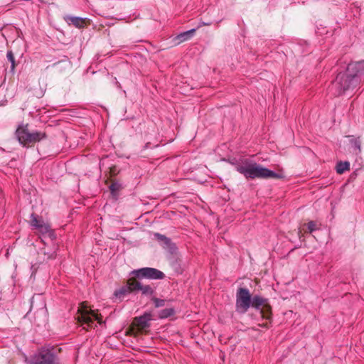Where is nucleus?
<instances>
[{
	"label": "nucleus",
	"instance_id": "1",
	"mask_svg": "<svg viewBox=\"0 0 364 364\" xmlns=\"http://www.w3.org/2000/svg\"><path fill=\"white\" fill-rule=\"evenodd\" d=\"M364 80V60L349 63L346 73H340L328 87L333 96H339L349 90L355 89Z\"/></svg>",
	"mask_w": 364,
	"mask_h": 364
},
{
	"label": "nucleus",
	"instance_id": "2",
	"mask_svg": "<svg viewBox=\"0 0 364 364\" xmlns=\"http://www.w3.org/2000/svg\"><path fill=\"white\" fill-rule=\"evenodd\" d=\"M235 170L242 174L247 179L255 178H281L282 176L271 171L255 161L242 159L234 164Z\"/></svg>",
	"mask_w": 364,
	"mask_h": 364
},
{
	"label": "nucleus",
	"instance_id": "3",
	"mask_svg": "<svg viewBox=\"0 0 364 364\" xmlns=\"http://www.w3.org/2000/svg\"><path fill=\"white\" fill-rule=\"evenodd\" d=\"M28 125H21L16 131V136L19 143L26 146L30 144L38 142L46 138V134L41 131L30 132Z\"/></svg>",
	"mask_w": 364,
	"mask_h": 364
},
{
	"label": "nucleus",
	"instance_id": "4",
	"mask_svg": "<svg viewBox=\"0 0 364 364\" xmlns=\"http://www.w3.org/2000/svg\"><path fill=\"white\" fill-rule=\"evenodd\" d=\"M77 322L83 327V329L88 330L92 328L95 325V321L98 323H102V317L95 312L93 310H88L87 309H80L77 311V316L76 317Z\"/></svg>",
	"mask_w": 364,
	"mask_h": 364
},
{
	"label": "nucleus",
	"instance_id": "5",
	"mask_svg": "<svg viewBox=\"0 0 364 364\" xmlns=\"http://www.w3.org/2000/svg\"><path fill=\"white\" fill-rule=\"evenodd\" d=\"M267 300L260 296L255 295L252 298L251 306L257 310H259L260 314L265 322L259 325L264 328L269 327V321L270 319V306L267 304Z\"/></svg>",
	"mask_w": 364,
	"mask_h": 364
},
{
	"label": "nucleus",
	"instance_id": "6",
	"mask_svg": "<svg viewBox=\"0 0 364 364\" xmlns=\"http://www.w3.org/2000/svg\"><path fill=\"white\" fill-rule=\"evenodd\" d=\"M252 297L250 291L246 288H239L236 293V311L245 314L251 306Z\"/></svg>",
	"mask_w": 364,
	"mask_h": 364
},
{
	"label": "nucleus",
	"instance_id": "7",
	"mask_svg": "<svg viewBox=\"0 0 364 364\" xmlns=\"http://www.w3.org/2000/svg\"><path fill=\"white\" fill-rule=\"evenodd\" d=\"M55 360V355L49 349L42 348L28 360V364H50Z\"/></svg>",
	"mask_w": 364,
	"mask_h": 364
},
{
	"label": "nucleus",
	"instance_id": "8",
	"mask_svg": "<svg viewBox=\"0 0 364 364\" xmlns=\"http://www.w3.org/2000/svg\"><path fill=\"white\" fill-rule=\"evenodd\" d=\"M134 273L138 278H146L149 279H163L165 278L164 272L152 267H143L134 270Z\"/></svg>",
	"mask_w": 364,
	"mask_h": 364
},
{
	"label": "nucleus",
	"instance_id": "9",
	"mask_svg": "<svg viewBox=\"0 0 364 364\" xmlns=\"http://www.w3.org/2000/svg\"><path fill=\"white\" fill-rule=\"evenodd\" d=\"M31 220V225L38 231L42 235L48 234L49 236L53 235L50 226L45 223L41 218H38L35 214H32Z\"/></svg>",
	"mask_w": 364,
	"mask_h": 364
},
{
	"label": "nucleus",
	"instance_id": "10",
	"mask_svg": "<svg viewBox=\"0 0 364 364\" xmlns=\"http://www.w3.org/2000/svg\"><path fill=\"white\" fill-rule=\"evenodd\" d=\"M152 316L150 313H144L142 316L134 319V324L141 330L146 329L150 326V321Z\"/></svg>",
	"mask_w": 364,
	"mask_h": 364
},
{
	"label": "nucleus",
	"instance_id": "11",
	"mask_svg": "<svg viewBox=\"0 0 364 364\" xmlns=\"http://www.w3.org/2000/svg\"><path fill=\"white\" fill-rule=\"evenodd\" d=\"M132 291H134V290L132 289V282H129L127 285L122 287L119 289L116 290L114 295L116 299L122 300L127 294Z\"/></svg>",
	"mask_w": 364,
	"mask_h": 364
},
{
	"label": "nucleus",
	"instance_id": "12",
	"mask_svg": "<svg viewBox=\"0 0 364 364\" xmlns=\"http://www.w3.org/2000/svg\"><path fill=\"white\" fill-rule=\"evenodd\" d=\"M132 289L134 291H141L143 294L151 295L153 289L149 285H144L138 281L132 282Z\"/></svg>",
	"mask_w": 364,
	"mask_h": 364
},
{
	"label": "nucleus",
	"instance_id": "13",
	"mask_svg": "<svg viewBox=\"0 0 364 364\" xmlns=\"http://www.w3.org/2000/svg\"><path fill=\"white\" fill-rule=\"evenodd\" d=\"M65 20L69 24H73L76 28H80L84 26L85 19L80 17L68 16Z\"/></svg>",
	"mask_w": 364,
	"mask_h": 364
},
{
	"label": "nucleus",
	"instance_id": "14",
	"mask_svg": "<svg viewBox=\"0 0 364 364\" xmlns=\"http://www.w3.org/2000/svg\"><path fill=\"white\" fill-rule=\"evenodd\" d=\"M154 237L158 241L161 242V245L164 248H172V243L168 237L160 233H155Z\"/></svg>",
	"mask_w": 364,
	"mask_h": 364
},
{
	"label": "nucleus",
	"instance_id": "15",
	"mask_svg": "<svg viewBox=\"0 0 364 364\" xmlns=\"http://www.w3.org/2000/svg\"><path fill=\"white\" fill-rule=\"evenodd\" d=\"M195 31H196V29H194V28L191 29L189 31H187L180 33L179 35L177 36L176 38L180 42L186 41L190 39L193 36Z\"/></svg>",
	"mask_w": 364,
	"mask_h": 364
},
{
	"label": "nucleus",
	"instance_id": "16",
	"mask_svg": "<svg viewBox=\"0 0 364 364\" xmlns=\"http://www.w3.org/2000/svg\"><path fill=\"white\" fill-rule=\"evenodd\" d=\"M350 163L348 161H339L336 164V172L339 174L343 173L346 171L349 170Z\"/></svg>",
	"mask_w": 364,
	"mask_h": 364
},
{
	"label": "nucleus",
	"instance_id": "17",
	"mask_svg": "<svg viewBox=\"0 0 364 364\" xmlns=\"http://www.w3.org/2000/svg\"><path fill=\"white\" fill-rule=\"evenodd\" d=\"M174 314V309L172 308H167L161 310L159 312V317L160 318H166Z\"/></svg>",
	"mask_w": 364,
	"mask_h": 364
},
{
	"label": "nucleus",
	"instance_id": "18",
	"mask_svg": "<svg viewBox=\"0 0 364 364\" xmlns=\"http://www.w3.org/2000/svg\"><path fill=\"white\" fill-rule=\"evenodd\" d=\"M6 58H7L8 60L11 64V70L13 72L14 70V69H15L16 61H15L14 53H13V52L11 50H8V52L6 53Z\"/></svg>",
	"mask_w": 364,
	"mask_h": 364
},
{
	"label": "nucleus",
	"instance_id": "19",
	"mask_svg": "<svg viewBox=\"0 0 364 364\" xmlns=\"http://www.w3.org/2000/svg\"><path fill=\"white\" fill-rule=\"evenodd\" d=\"M307 229L309 232H312L314 230H316V225L315 222H314V221L309 222L307 224Z\"/></svg>",
	"mask_w": 364,
	"mask_h": 364
},
{
	"label": "nucleus",
	"instance_id": "20",
	"mask_svg": "<svg viewBox=\"0 0 364 364\" xmlns=\"http://www.w3.org/2000/svg\"><path fill=\"white\" fill-rule=\"evenodd\" d=\"M154 302L156 307H161L164 305L165 301L163 299L155 298L154 299Z\"/></svg>",
	"mask_w": 364,
	"mask_h": 364
},
{
	"label": "nucleus",
	"instance_id": "21",
	"mask_svg": "<svg viewBox=\"0 0 364 364\" xmlns=\"http://www.w3.org/2000/svg\"><path fill=\"white\" fill-rule=\"evenodd\" d=\"M353 145L355 149H356L359 152L360 151V143L358 140H354L353 142Z\"/></svg>",
	"mask_w": 364,
	"mask_h": 364
},
{
	"label": "nucleus",
	"instance_id": "22",
	"mask_svg": "<svg viewBox=\"0 0 364 364\" xmlns=\"http://www.w3.org/2000/svg\"><path fill=\"white\" fill-rule=\"evenodd\" d=\"M109 188L112 192L116 191L119 189V185L117 183H112Z\"/></svg>",
	"mask_w": 364,
	"mask_h": 364
}]
</instances>
